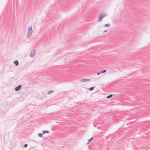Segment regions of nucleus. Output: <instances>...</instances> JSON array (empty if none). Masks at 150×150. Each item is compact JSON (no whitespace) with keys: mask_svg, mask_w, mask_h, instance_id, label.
<instances>
[{"mask_svg":"<svg viewBox=\"0 0 150 150\" xmlns=\"http://www.w3.org/2000/svg\"><path fill=\"white\" fill-rule=\"evenodd\" d=\"M32 33V27H30L28 28V30L27 37L28 38L29 36H30L31 34Z\"/></svg>","mask_w":150,"mask_h":150,"instance_id":"nucleus-1","label":"nucleus"},{"mask_svg":"<svg viewBox=\"0 0 150 150\" xmlns=\"http://www.w3.org/2000/svg\"><path fill=\"white\" fill-rule=\"evenodd\" d=\"M36 50H35L33 49L31 52L30 54V56L31 57H33L35 55L36 53Z\"/></svg>","mask_w":150,"mask_h":150,"instance_id":"nucleus-2","label":"nucleus"},{"mask_svg":"<svg viewBox=\"0 0 150 150\" xmlns=\"http://www.w3.org/2000/svg\"><path fill=\"white\" fill-rule=\"evenodd\" d=\"M21 86H22L21 85H20L18 86H17L15 88V90L16 91H18L21 88Z\"/></svg>","mask_w":150,"mask_h":150,"instance_id":"nucleus-3","label":"nucleus"},{"mask_svg":"<svg viewBox=\"0 0 150 150\" xmlns=\"http://www.w3.org/2000/svg\"><path fill=\"white\" fill-rule=\"evenodd\" d=\"M101 14H102V13H101ZM105 15L102 16V14L100 15L99 16L98 22L100 21L103 18V17H105Z\"/></svg>","mask_w":150,"mask_h":150,"instance_id":"nucleus-4","label":"nucleus"},{"mask_svg":"<svg viewBox=\"0 0 150 150\" xmlns=\"http://www.w3.org/2000/svg\"><path fill=\"white\" fill-rule=\"evenodd\" d=\"M90 80L91 79H81V82H84Z\"/></svg>","mask_w":150,"mask_h":150,"instance_id":"nucleus-5","label":"nucleus"},{"mask_svg":"<svg viewBox=\"0 0 150 150\" xmlns=\"http://www.w3.org/2000/svg\"><path fill=\"white\" fill-rule=\"evenodd\" d=\"M13 63L16 66H18L19 64V63L18 60H15L13 62Z\"/></svg>","mask_w":150,"mask_h":150,"instance_id":"nucleus-6","label":"nucleus"},{"mask_svg":"<svg viewBox=\"0 0 150 150\" xmlns=\"http://www.w3.org/2000/svg\"><path fill=\"white\" fill-rule=\"evenodd\" d=\"M112 96H113V95L112 94H110L109 95L107 96L106 97V98H111V97H112Z\"/></svg>","mask_w":150,"mask_h":150,"instance_id":"nucleus-7","label":"nucleus"},{"mask_svg":"<svg viewBox=\"0 0 150 150\" xmlns=\"http://www.w3.org/2000/svg\"><path fill=\"white\" fill-rule=\"evenodd\" d=\"M49 133V132L48 131L45 130V131H43L42 132V133L43 134H45V133Z\"/></svg>","mask_w":150,"mask_h":150,"instance_id":"nucleus-8","label":"nucleus"},{"mask_svg":"<svg viewBox=\"0 0 150 150\" xmlns=\"http://www.w3.org/2000/svg\"><path fill=\"white\" fill-rule=\"evenodd\" d=\"M54 91L53 90H50L48 91L47 93V94H49L52 93Z\"/></svg>","mask_w":150,"mask_h":150,"instance_id":"nucleus-9","label":"nucleus"},{"mask_svg":"<svg viewBox=\"0 0 150 150\" xmlns=\"http://www.w3.org/2000/svg\"><path fill=\"white\" fill-rule=\"evenodd\" d=\"M95 88V87H93L89 88L88 90L90 91L93 90Z\"/></svg>","mask_w":150,"mask_h":150,"instance_id":"nucleus-10","label":"nucleus"},{"mask_svg":"<svg viewBox=\"0 0 150 150\" xmlns=\"http://www.w3.org/2000/svg\"><path fill=\"white\" fill-rule=\"evenodd\" d=\"M93 138V137H92L88 140V142L87 144L88 143L90 142H91Z\"/></svg>","mask_w":150,"mask_h":150,"instance_id":"nucleus-11","label":"nucleus"},{"mask_svg":"<svg viewBox=\"0 0 150 150\" xmlns=\"http://www.w3.org/2000/svg\"><path fill=\"white\" fill-rule=\"evenodd\" d=\"M38 136L39 137H42V133H39L38 134Z\"/></svg>","mask_w":150,"mask_h":150,"instance_id":"nucleus-12","label":"nucleus"},{"mask_svg":"<svg viewBox=\"0 0 150 150\" xmlns=\"http://www.w3.org/2000/svg\"><path fill=\"white\" fill-rule=\"evenodd\" d=\"M101 73H104L106 72V70H103L100 71Z\"/></svg>","mask_w":150,"mask_h":150,"instance_id":"nucleus-13","label":"nucleus"},{"mask_svg":"<svg viewBox=\"0 0 150 150\" xmlns=\"http://www.w3.org/2000/svg\"><path fill=\"white\" fill-rule=\"evenodd\" d=\"M28 145V144H24V147L26 148V147H27Z\"/></svg>","mask_w":150,"mask_h":150,"instance_id":"nucleus-14","label":"nucleus"},{"mask_svg":"<svg viewBox=\"0 0 150 150\" xmlns=\"http://www.w3.org/2000/svg\"><path fill=\"white\" fill-rule=\"evenodd\" d=\"M110 25L109 24H106L105 25V27L108 26Z\"/></svg>","mask_w":150,"mask_h":150,"instance_id":"nucleus-15","label":"nucleus"},{"mask_svg":"<svg viewBox=\"0 0 150 150\" xmlns=\"http://www.w3.org/2000/svg\"><path fill=\"white\" fill-rule=\"evenodd\" d=\"M100 73H101L100 71V72H97V74L98 75H99Z\"/></svg>","mask_w":150,"mask_h":150,"instance_id":"nucleus-16","label":"nucleus"},{"mask_svg":"<svg viewBox=\"0 0 150 150\" xmlns=\"http://www.w3.org/2000/svg\"><path fill=\"white\" fill-rule=\"evenodd\" d=\"M107 31V30H104V31H103V32L104 33H105Z\"/></svg>","mask_w":150,"mask_h":150,"instance_id":"nucleus-17","label":"nucleus"},{"mask_svg":"<svg viewBox=\"0 0 150 150\" xmlns=\"http://www.w3.org/2000/svg\"><path fill=\"white\" fill-rule=\"evenodd\" d=\"M35 150H37V149H35Z\"/></svg>","mask_w":150,"mask_h":150,"instance_id":"nucleus-18","label":"nucleus"}]
</instances>
